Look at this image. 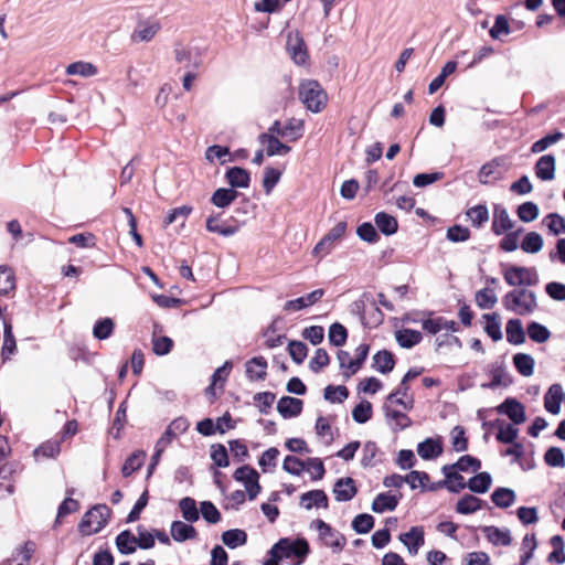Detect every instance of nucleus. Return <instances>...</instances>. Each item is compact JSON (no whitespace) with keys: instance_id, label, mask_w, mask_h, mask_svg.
Instances as JSON below:
<instances>
[{"instance_id":"11","label":"nucleus","mask_w":565,"mask_h":565,"mask_svg":"<svg viewBox=\"0 0 565 565\" xmlns=\"http://www.w3.org/2000/svg\"><path fill=\"white\" fill-rule=\"evenodd\" d=\"M313 526L318 531L320 539L327 546L334 547L338 550H340L343 546L344 539L340 535V533L331 529L329 524H327L322 520H316L313 522Z\"/></svg>"},{"instance_id":"48","label":"nucleus","mask_w":565,"mask_h":565,"mask_svg":"<svg viewBox=\"0 0 565 565\" xmlns=\"http://www.w3.org/2000/svg\"><path fill=\"white\" fill-rule=\"evenodd\" d=\"M35 551L33 543H25L4 565H26Z\"/></svg>"},{"instance_id":"30","label":"nucleus","mask_w":565,"mask_h":565,"mask_svg":"<svg viewBox=\"0 0 565 565\" xmlns=\"http://www.w3.org/2000/svg\"><path fill=\"white\" fill-rule=\"evenodd\" d=\"M65 72L70 76L92 77L95 76L98 71L93 63L78 61L67 65Z\"/></svg>"},{"instance_id":"44","label":"nucleus","mask_w":565,"mask_h":565,"mask_svg":"<svg viewBox=\"0 0 565 565\" xmlns=\"http://www.w3.org/2000/svg\"><path fill=\"white\" fill-rule=\"evenodd\" d=\"M483 319L486 320L484 331L494 341H500L502 339L501 331V321L500 317L497 313L484 315Z\"/></svg>"},{"instance_id":"8","label":"nucleus","mask_w":565,"mask_h":565,"mask_svg":"<svg viewBox=\"0 0 565 565\" xmlns=\"http://www.w3.org/2000/svg\"><path fill=\"white\" fill-rule=\"evenodd\" d=\"M497 412L507 415L514 425H521L526 420L525 408L515 398H507L497 407Z\"/></svg>"},{"instance_id":"60","label":"nucleus","mask_w":565,"mask_h":565,"mask_svg":"<svg viewBox=\"0 0 565 565\" xmlns=\"http://www.w3.org/2000/svg\"><path fill=\"white\" fill-rule=\"evenodd\" d=\"M205 159L212 163L216 160L221 163H225L230 160V150L227 147L218 145L211 146L205 151Z\"/></svg>"},{"instance_id":"63","label":"nucleus","mask_w":565,"mask_h":565,"mask_svg":"<svg viewBox=\"0 0 565 565\" xmlns=\"http://www.w3.org/2000/svg\"><path fill=\"white\" fill-rule=\"evenodd\" d=\"M281 171L271 167H267L264 171L263 186L266 194H270L273 189L279 182Z\"/></svg>"},{"instance_id":"14","label":"nucleus","mask_w":565,"mask_h":565,"mask_svg":"<svg viewBox=\"0 0 565 565\" xmlns=\"http://www.w3.org/2000/svg\"><path fill=\"white\" fill-rule=\"evenodd\" d=\"M160 30V23L158 21H142L135 28L131 40L136 43L149 42Z\"/></svg>"},{"instance_id":"29","label":"nucleus","mask_w":565,"mask_h":565,"mask_svg":"<svg viewBox=\"0 0 565 565\" xmlns=\"http://www.w3.org/2000/svg\"><path fill=\"white\" fill-rule=\"evenodd\" d=\"M507 340L511 344H522L525 341V333L520 319H510L505 327Z\"/></svg>"},{"instance_id":"43","label":"nucleus","mask_w":565,"mask_h":565,"mask_svg":"<svg viewBox=\"0 0 565 565\" xmlns=\"http://www.w3.org/2000/svg\"><path fill=\"white\" fill-rule=\"evenodd\" d=\"M146 452L143 450H137L132 452L127 460L125 461L121 472L124 477L131 476L136 470H138L145 462Z\"/></svg>"},{"instance_id":"58","label":"nucleus","mask_w":565,"mask_h":565,"mask_svg":"<svg viewBox=\"0 0 565 565\" xmlns=\"http://www.w3.org/2000/svg\"><path fill=\"white\" fill-rule=\"evenodd\" d=\"M563 137H564V135L561 131H555L553 134H550V135L541 138L540 140L535 141L531 147V151L533 153H541V152L545 151L552 145L558 142L561 139H563Z\"/></svg>"},{"instance_id":"59","label":"nucleus","mask_w":565,"mask_h":565,"mask_svg":"<svg viewBox=\"0 0 565 565\" xmlns=\"http://www.w3.org/2000/svg\"><path fill=\"white\" fill-rule=\"evenodd\" d=\"M278 456L279 450L275 447H271L262 454L258 465L263 472L271 471L276 467Z\"/></svg>"},{"instance_id":"12","label":"nucleus","mask_w":565,"mask_h":565,"mask_svg":"<svg viewBox=\"0 0 565 565\" xmlns=\"http://www.w3.org/2000/svg\"><path fill=\"white\" fill-rule=\"evenodd\" d=\"M564 396V390L561 384L551 385L544 395V408L546 412L558 415Z\"/></svg>"},{"instance_id":"22","label":"nucleus","mask_w":565,"mask_h":565,"mask_svg":"<svg viewBox=\"0 0 565 565\" xmlns=\"http://www.w3.org/2000/svg\"><path fill=\"white\" fill-rule=\"evenodd\" d=\"M385 404H396L405 411H411L414 406V399L408 394V386L401 383V386L387 396Z\"/></svg>"},{"instance_id":"15","label":"nucleus","mask_w":565,"mask_h":565,"mask_svg":"<svg viewBox=\"0 0 565 565\" xmlns=\"http://www.w3.org/2000/svg\"><path fill=\"white\" fill-rule=\"evenodd\" d=\"M323 295H324L323 289H316L306 296L287 301L284 306V310L285 311H298V310L308 308V307L315 305L316 302H318L323 297Z\"/></svg>"},{"instance_id":"52","label":"nucleus","mask_w":565,"mask_h":565,"mask_svg":"<svg viewBox=\"0 0 565 565\" xmlns=\"http://www.w3.org/2000/svg\"><path fill=\"white\" fill-rule=\"evenodd\" d=\"M543 237L536 232H530L525 235L521 248L525 253L536 254L543 247Z\"/></svg>"},{"instance_id":"13","label":"nucleus","mask_w":565,"mask_h":565,"mask_svg":"<svg viewBox=\"0 0 565 565\" xmlns=\"http://www.w3.org/2000/svg\"><path fill=\"white\" fill-rule=\"evenodd\" d=\"M504 280L510 286H523L533 284V273L525 267H511L504 273Z\"/></svg>"},{"instance_id":"47","label":"nucleus","mask_w":565,"mask_h":565,"mask_svg":"<svg viewBox=\"0 0 565 565\" xmlns=\"http://www.w3.org/2000/svg\"><path fill=\"white\" fill-rule=\"evenodd\" d=\"M116 545L120 553L130 554L138 547L136 535L129 531L121 532L116 539Z\"/></svg>"},{"instance_id":"4","label":"nucleus","mask_w":565,"mask_h":565,"mask_svg":"<svg viewBox=\"0 0 565 565\" xmlns=\"http://www.w3.org/2000/svg\"><path fill=\"white\" fill-rule=\"evenodd\" d=\"M308 552L309 545L307 541L281 539L270 548L269 554L281 559L298 558V563H300Z\"/></svg>"},{"instance_id":"42","label":"nucleus","mask_w":565,"mask_h":565,"mask_svg":"<svg viewBox=\"0 0 565 565\" xmlns=\"http://www.w3.org/2000/svg\"><path fill=\"white\" fill-rule=\"evenodd\" d=\"M481 508V500L472 494H466L458 500L456 511L460 514H472Z\"/></svg>"},{"instance_id":"17","label":"nucleus","mask_w":565,"mask_h":565,"mask_svg":"<svg viewBox=\"0 0 565 565\" xmlns=\"http://www.w3.org/2000/svg\"><path fill=\"white\" fill-rule=\"evenodd\" d=\"M535 175L543 181H551L555 177V158L552 154L542 156L534 167Z\"/></svg>"},{"instance_id":"1","label":"nucleus","mask_w":565,"mask_h":565,"mask_svg":"<svg viewBox=\"0 0 565 565\" xmlns=\"http://www.w3.org/2000/svg\"><path fill=\"white\" fill-rule=\"evenodd\" d=\"M503 307L520 316L531 315L537 308L536 296L527 289H514L502 298Z\"/></svg>"},{"instance_id":"6","label":"nucleus","mask_w":565,"mask_h":565,"mask_svg":"<svg viewBox=\"0 0 565 565\" xmlns=\"http://www.w3.org/2000/svg\"><path fill=\"white\" fill-rule=\"evenodd\" d=\"M237 482L243 483L249 500L256 499L262 487L259 484V473L250 466H242L237 468L233 475Z\"/></svg>"},{"instance_id":"54","label":"nucleus","mask_w":565,"mask_h":565,"mask_svg":"<svg viewBox=\"0 0 565 565\" xmlns=\"http://www.w3.org/2000/svg\"><path fill=\"white\" fill-rule=\"evenodd\" d=\"M467 216L475 227H481L489 221V211L484 205H476L467 211Z\"/></svg>"},{"instance_id":"3","label":"nucleus","mask_w":565,"mask_h":565,"mask_svg":"<svg viewBox=\"0 0 565 565\" xmlns=\"http://www.w3.org/2000/svg\"><path fill=\"white\" fill-rule=\"evenodd\" d=\"M347 223L341 221L331 227L312 248V256L321 260L330 255L347 233Z\"/></svg>"},{"instance_id":"32","label":"nucleus","mask_w":565,"mask_h":565,"mask_svg":"<svg viewBox=\"0 0 565 565\" xmlns=\"http://www.w3.org/2000/svg\"><path fill=\"white\" fill-rule=\"evenodd\" d=\"M374 222L377 228L386 236L393 235L397 232V220L385 212L377 213L374 217Z\"/></svg>"},{"instance_id":"55","label":"nucleus","mask_w":565,"mask_h":565,"mask_svg":"<svg viewBox=\"0 0 565 565\" xmlns=\"http://www.w3.org/2000/svg\"><path fill=\"white\" fill-rule=\"evenodd\" d=\"M527 334L536 343H544L551 337V332L545 326L534 321L527 326Z\"/></svg>"},{"instance_id":"40","label":"nucleus","mask_w":565,"mask_h":565,"mask_svg":"<svg viewBox=\"0 0 565 565\" xmlns=\"http://www.w3.org/2000/svg\"><path fill=\"white\" fill-rule=\"evenodd\" d=\"M237 199V192L234 189L220 188L214 191L211 202L217 207H227Z\"/></svg>"},{"instance_id":"28","label":"nucleus","mask_w":565,"mask_h":565,"mask_svg":"<svg viewBox=\"0 0 565 565\" xmlns=\"http://www.w3.org/2000/svg\"><path fill=\"white\" fill-rule=\"evenodd\" d=\"M476 305L480 309H492L498 302V296L493 287L487 286L478 290L475 295Z\"/></svg>"},{"instance_id":"31","label":"nucleus","mask_w":565,"mask_h":565,"mask_svg":"<svg viewBox=\"0 0 565 565\" xmlns=\"http://www.w3.org/2000/svg\"><path fill=\"white\" fill-rule=\"evenodd\" d=\"M266 373L267 362L263 356L253 358L246 363V374L250 380H263Z\"/></svg>"},{"instance_id":"25","label":"nucleus","mask_w":565,"mask_h":565,"mask_svg":"<svg viewBox=\"0 0 565 565\" xmlns=\"http://www.w3.org/2000/svg\"><path fill=\"white\" fill-rule=\"evenodd\" d=\"M423 329L431 334H436L441 330L452 331L457 330V323L454 320L445 318H428L423 321Z\"/></svg>"},{"instance_id":"56","label":"nucleus","mask_w":565,"mask_h":565,"mask_svg":"<svg viewBox=\"0 0 565 565\" xmlns=\"http://www.w3.org/2000/svg\"><path fill=\"white\" fill-rule=\"evenodd\" d=\"M543 223L547 226L548 231L553 235L565 234V218L557 213H550L543 220Z\"/></svg>"},{"instance_id":"61","label":"nucleus","mask_w":565,"mask_h":565,"mask_svg":"<svg viewBox=\"0 0 565 565\" xmlns=\"http://www.w3.org/2000/svg\"><path fill=\"white\" fill-rule=\"evenodd\" d=\"M61 451L58 441H46L34 450V457L40 458H55Z\"/></svg>"},{"instance_id":"23","label":"nucleus","mask_w":565,"mask_h":565,"mask_svg":"<svg viewBox=\"0 0 565 565\" xmlns=\"http://www.w3.org/2000/svg\"><path fill=\"white\" fill-rule=\"evenodd\" d=\"M334 497L338 501H349L356 493V487L352 478H342L337 481L333 488Z\"/></svg>"},{"instance_id":"50","label":"nucleus","mask_w":565,"mask_h":565,"mask_svg":"<svg viewBox=\"0 0 565 565\" xmlns=\"http://www.w3.org/2000/svg\"><path fill=\"white\" fill-rule=\"evenodd\" d=\"M337 358L345 377H350L360 370L359 362L352 359L349 352L340 350Z\"/></svg>"},{"instance_id":"18","label":"nucleus","mask_w":565,"mask_h":565,"mask_svg":"<svg viewBox=\"0 0 565 565\" xmlns=\"http://www.w3.org/2000/svg\"><path fill=\"white\" fill-rule=\"evenodd\" d=\"M383 408L386 419L393 429L402 430L412 425L411 418L406 414L395 409L392 404H384Z\"/></svg>"},{"instance_id":"34","label":"nucleus","mask_w":565,"mask_h":565,"mask_svg":"<svg viewBox=\"0 0 565 565\" xmlns=\"http://www.w3.org/2000/svg\"><path fill=\"white\" fill-rule=\"evenodd\" d=\"M417 452L423 459L430 460L437 458L443 452V447L438 440L427 438L418 444Z\"/></svg>"},{"instance_id":"7","label":"nucleus","mask_w":565,"mask_h":565,"mask_svg":"<svg viewBox=\"0 0 565 565\" xmlns=\"http://www.w3.org/2000/svg\"><path fill=\"white\" fill-rule=\"evenodd\" d=\"M287 51L297 65H306L309 58L307 46L299 32H290L287 39Z\"/></svg>"},{"instance_id":"20","label":"nucleus","mask_w":565,"mask_h":565,"mask_svg":"<svg viewBox=\"0 0 565 565\" xmlns=\"http://www.w3.org/2000/svg\"><path fill=\"white\" fill-rule=\"evenodd\" d=\"M277 411L284 418L295 417L302 411V401L290 396L281 397L278 401Z\"/></svg>"},{"instance_id":"41","label":"nucleus","mask_w":565,"mask_h":565,"mask_svg":"<svg viewBox=\"0 0 565 565\" xmlns=\"http://www.w3.org/2000/svg\"><path fill=\"white\" fill-rule=\"evenodd\" d=\"M513 364L523 376H531L534 372V359L526 353H516L513 356Z\"/></svg>"},{"instance_id":"45","label":"nucleus","mask_w":565,"mask_h":565,"mask_svg":"<svg viewBox=\"0 0 565 565\" xmlns=\"http://www.w3.org/2000/svg\"><path fill=\"white\" fill-rule=\"evenodd\" d=\"M223 543L230 548L242 546L247 541V534L239 529L228 530L222 534Z\"/></svg>"},{"instance_id":"26","label":"nucleus","mask_w":565,"mask_h":565,"mask_svg":"<svg viewBox=\"0 0 565 565\" xmlns=\"http://www.w3.org/2000/svg\"><path fill=\"white\" fill-rule=\"evenodd\" d=\"M487 540L494 545L508 546L511 544V533L508 529L497 526H486L483 529Z\"/></svg>"},{"instance_id":"10","label":"nucleus","mask_w":565,"mask_h":565,"mask_svg":"<svg viewBox=\"0 0 565 565\" xmlns=\"http://www.w3.org/2000/svg\"><path fill=\"white\" fill-rule=\"evenodd\" d=\"M514 226L513 220L510 217L508 210L500 205L495 204L493 206L492 214V225L491 230L493 234L500 236L509 231H511Z\"/></svg>"},{"instance_id":"38","label":"nucleus","mask_w":565,"mask_h":565,"mask_svg":"<svg viewBox=\"0 0 565 565\" xmlns=\"http://www.w3.org/2000/svg\"><path fill=\"white\" fill-rule=\"evenodd\" d=\"M492 502L501 509L511 507L516 499V494L512 489L498 488L491 494Z\"/></svg>"},{"instance_id":"24","label":"nucleus","mask_w":565,"mask_h":565,"mask_svg":"<svg viewBox=\"0 0 565 565\" xmlns=\"http://www.w3.org/2000/svg\"><path fill=\"white\" fill-rule=\"evenodd\" d=\"M399 498L392 493H380L375 497L372 503V511L375 513H384L393 511L398 504Z\"/></svg>"},{"instance_id":"36","label":"nucleus","mask_w":565,"mask_h":565,"mask_svg":"<svg viewBox=\"0 0 565 565\" xmlns=\"http://www.w3.org/2000/svg\"><path fill=\"white\" fill-rule=\"evenodd\" d=\"M397 343L405 349H411L422 341V333L412 329H401L395 332Z\"/></svg>"},{"instance_id":"27","label":"nucleus","mask_w":565,"mask_h":565,"mask_svg":"<svg viewBox=\"0 0 565 565\" xmlns=\"http://www.w3.org/2000/svg\"><path fill=\"white\" fill-rule=\"evenodd\" d=\"M226 180L228 184L232 186V189L241 188L246 189L249 185V173L247 170L239 168V167H233L227 170L226 172Z\"/></svg>"},{"instance_id":"39","label":"nucleus","mask_w":565,"mask_h":565,"mask_svg":"<svg viewBox=\"0 0 565 565\" xmlns=\"http://www.w3.org/2000/svg\"><path fill=\"white\" fill-rule=\"evenodd\" d=\"M395 361L393 354L386 350L377 352L373 356V369L380 373L387 374L394 367Z\"/></svg>"},{"instance_id":"33","label":"nucleus","mask_w":565,"mask_h":565,"mask_svg":"<svg viewBox=\"0 0 565 565\" xmlns=\"http://www.w3.org/2000/svg\"><path fill=\"white\" fill-rule=\"evenodd\" d=\"M381 461V451L374 441H366L362 449L361 465L374 467Z\"/></svg>"},{"instance_id":"64","label":"nucleus","mask_w":565,"mask_h":565,"mask_svg":"<svg viewBox=\"0 0 565 565\" xmlns=\"http://www.w3.org/2000/svg\"><path fill=\"white\" fill-rule=\"evenodd\" d=\"M353 419L359 424L366 423L372 417V405L367 401L359 403L352 411Z\"/></svg>"},{"instance_id":"46","label":"nucleus","mask_w":565,"mask_h":565,"mask_svg":"<svg viewBox=\"0 0 565 565\" xmlns=\"http://www.w3.org/2000/svg\"><path fill=\"white\" fill-rule=\"evenodd\" d=\"M179 508L182 516L185 521L193 523L200 518V511L196 508V503L192 498H183L179 502Z\"/></svg>"},{"instance_id":"49","label":"nucleus","mask_w":565,"mask_h":565,"mask_svg":"<svg viewBox=\"0 0 565 565\" xmlns=\"http://www.w3.org/2000/svg\"><path fill=\"white\" fill-rule=\"evenodd\" d=\"M492 479L488 472H480L468 481V488L475 493H484L489 490Z\"/></svg>"},{"instance_id":"62","label":"nucleus","mask_w":565,"mask_h":565,"mask_svg":"<svg viewBox=\"0 0 565 565\" xmlns=\"http://www.w3.org/2000/svg\"><path fill=\"white\" fill-rule=\"evenodd\" d=\"M516 213L521 221L529 223L537 218L539 206L533 202H525L519 205Z\"/></svg>"},{"instance_id":"53","label":"nucleus","mask_w":565,"mask_h":565,"mask_svg":"<svg viewBox=\"0 0 565 565\" xmlns=\"http://www.w3.org/2000/svg\"><path fill=\"white\" fill-rule=\"evenodd\" d=\"M206 228L209 232L217 233L223 236H232L237 232V227L222 224L218 216L207 217Z\"/></svg>"},{"instance_id":"16","label":"nucleus","mask_w":565,"mask_h":565,"mask_svg":"<svg viewBox=\"0 0 565 565\" xmlns=\"http://www.w3.org/2000/svg\"><path fill=\"white\" fill-rule=\"evenodd\" d=\"M258 141L265 147L269 157L285 156L290 152L291 148L282 143L275 135H259Z\"/></svg>"},{"instance_id":"21","label":"nucleus","mask_w":565,"mask_h":565,"mask_svg":"<svg viewBox=\"0 0 565 565\" xmlns=\"http://www.w3.org/2000/svg\"><path fill=\"white\" fill-rule=\"evenodd\" d=\"M170 534L172 539L179 543L188 540H194L198 536L195 527L182 521L172 522L170 526Z\"/></svg>"},{"instance_id":"57","label":"nucleus","mask_w":565,"mask_h":565,"mask_svg":"<svg viewBox=\"0 0 565 565\" xmlns=\"http://www.w3.org/2000/svg\"><path fill=\"white\" fill-rule=\"evenodd\" d=\"M114 328V321L110 318H104L96 321L93 328V334L98 340H105L111 335Z\"/></svg>"},{"instance_id":"5","label":"nucleus","mask_w":565,"mask_h":565,"mask_svg":"<svg viewBox=\"0 0 565 565\" xmlns=\"http://www.w3.org/2000/svg\"><path fill=\"white\" fill-rule=\"evenodd\" d=\"M108 518V508L106 505H96L84 514L78 525L79 532L83 535H93L106 525Z\"/></svg>"},{"instance_id":"35","label":"nucleus","mask_w":565,"mask_h":565,"mask_svg":"<svg viewBox=\"0 0 565 565\" xmlns=\"http://www.w3.org/2000/svg\"><path fill=\"white\" fill-rule=\"evenodd\" d=\"M305 122L302 119L290 118L288 119L282 128L281 138L289 141H296L301 138L303 134Z\"/></svg>"},{"instance_id":"37","label":"nucleus","mask_w":565,"mask_h":565,"mask_svg":"<svg viewBox=\"0 0 565 565\" xmlns=\"http://www.w3.org/2000/svg\"><path fill=\"white\" fill-rule=\"evenodd\" d=\"M301 505L307 510H310L313 507L327 508L328 498L322 490H312L301 495Z\"/></svg>"},{"instance_id":"19","label":"nucleus","mask_w":565,"mask_h":565,"mask_svg":"<svg viewBox=\"0 0 565 565\" xmlns=\"http://www.w3.org/2000/svg\"><path fill=\"white\" fill-rule=\"evenodd\" d=\"M498 429L497 440L502 444H513L519 436L518 425L505 423L502 419H497L492 423Z\"/></svg>"},{"instance_id":"51","label":"nucleus","mask_w":565,"mask_h":565,"mask_svg":"<svg viewBox=\"0 0 565 565\" xmlns=\"http://www.w3.org/2000/svg\"><path fill=\"white\" fill-rule=\"evenodd\" d=\"M15 288V277L13 270L6 266H0V295H8Z\"/></svg>"},{"instance_id":"2","label":"nucleus","mask_w":565,"mask_h":565,"mask_svg":"<svg viewBox=\"0 0 565 565\" xmlns=\"http://www.w3.org/2000/svg\"><path fill=\"white\" fill-rule=\"evenodd\" d=\"M299 98L306 108L320 113L327 105L328 96L322 86L313 79L303 81L299 86Z\"/></svg>"},{"instance_id":"9","label":"nucleus","mask_w":565,"mask_h":565,"mask_svg":"<svg viewBox=\"0 0 565 565\" xmlns=\"http://www.w3.org/2000/svg\"><path fill=\"white\" fill-rule=\"evenodd\" d=\"M399 541L407 548L409 555L415 556L425 543V533L422 526H413L408 532L398 536Z\"/></svg>"}]
</instances>
